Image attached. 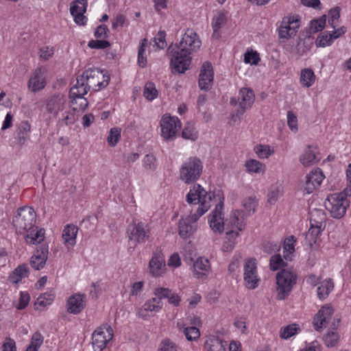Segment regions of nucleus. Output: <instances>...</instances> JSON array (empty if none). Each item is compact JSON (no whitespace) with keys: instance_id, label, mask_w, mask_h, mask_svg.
<instances>
[{"instance_id":"obj_1","label":"nucleus","mask_w":351,"mask_h":351,"mask_svg":"<svg viewBox=\"0 0 351 351\" xmlns=\"http://www.w3.org/2000/svg\"><path fill=\"white\" fill-rule=\"evenodd\" d=\"M348 188L339 193H334L328 196L324 202V206L333 218L341 219L344 216L347 207L349 206L347 197L350 196Z\"/></svg>"},{"instance_id":"obj_2","label":"nucleus","mask_w":351,"mask_h":351,"mask_svg":"<svg viewBox=\"0 0 351 351\" xmlns=\"http://www.w3.org/2000/svg\"><path fill=\"white\" fill-rule=\"evenodd\" d=\"M127 234L130 243L134 247L138 244L145 243L151 237V228L148 223L143 221L133 220L127 228Z\"/></svg>"},{"instance_id":"obj_3","label":"nucleus","mask_w":351,"mask_h":351,"mask_svg":"<svg viewBox=\"0 0 351 351\" xmlns=\"http://www.w3.org/2000/svg\"><path fill=\"white\" fill-rule=\"evenodd\" d=\"M36 217V213L32 208L28 206L20 208L12 220L16 232L21 234L25 232H28L29 230L33 228L34 226Z\"/></svg>"},{"instance_id":"obj_4","label":"nucleus","mask_w":351,"mask_h":351,"mask_svg":"<svg viewBox=\"0 0 351 351\" xmlns=\"http://www.w3.org/2000/svg\"><path fill=\"white\" fill-rule=\"evenodd\" d=\"M277 298L285 300L291 291L293 285L296 284L297 274L294 271L282 269L276 275Z\"/></svg>"},{"instance_id":"obj_5","label":"nucleus","mask_w":351,"mask_h":351,"mask_svg":"<svg viewBox=\"0 0 351 351\" xmlns=\"http://www.w3.org/2000/svg\"><path fill=\"white\" fill-rule=\"evenodd\" d=\"M203 165L199 158L191 157L183 163L180 169V178L185 183L195 182L202 172Z\"/></svg>"},{"instance_id":"obj_6","label":"nucleus","mask_w":351,"mask_h":351,"mask_svg":"<svg viewBox=\"0 0 351 351\" xmlns=\"http://www.w3.org/2000/svg\"><path fill=\"white\" fill-rule=\"evenodd\" d=\"M168 53L171 55V67L173 73H184L189 69L192 57L190 54L181 51L173 47L171 44L167 49Z\"/></svg>"},{"instance_id":"obj_7","label":"nucleus","mask_w":351,"mask_h":351,"mask_svg":"<svg viewBox=\"0 0 351 351\" xmlns=\"http://www.w3.org/2000/svg\"><path fill=\"white\" fill-rule=\"evenodd\" d=\"M206 213V208L197 210L192 215L182 217L179 220L178 233L181 238L186 239L192 236L197 229V221Z\"/></svg>"},{"instance_id":"obj_8","label":"nucleus","mask_w":351,"mask_h":351,"mask_svg":"<svg viewBox=\"0 0 351 351\" xmlns=\"http://www.w3.org/2000/svg\"><path fill=\"white\" fill-rule=\"evenodd\" d=\"M300 27L298 16L284 17L278 28L279 43H286L293 38Z\"/></svg>"},{"instance_id":"obj_9","label":"nucleus","mask_w":351,"mask_h":351,"mask_svg":"<svg viewBox=\"0 0 351 351\" xmlns=\"http://www.w3.org/2000/svg\"><path fill=\"white\" fill-rule=\"evenodd\" d=\"M82 76L84 77L88 86L95 90L106 87L110 81V76L98 68H90L83 72Z\"/></svg>"},{"instance_id":"obj_10","label":"nucleus","mask_w":351,"mask_h":351,"mask_svg":"<svg viewBox=\"0 0 351 351\" xmlns=\"http://www.w3.org/2000/svg\"><path fill=\"white\" fill-rule=\"evenodd\" d=\"M255 100V95L254 91L247 88H242L239 92L238 97H232L230 104L235 106L239 104V108L235 112L237 117H240L244 112L252 108Z\"/></svg>"},{"instance_id":"obj_11","label":"nucleus","mask_w":351,"mask_h":351,"mask_svg":"<svg viewBox=\"0 0 351 351\" xmlns=\"http://www.w3.org/2000/svg\"><path fill=\"white\" fill-rule=\"evenodd\" d=\"M201 45L202 42L198 35L193 29H187L179 44L173 45V47L191 55L193 52L199 49Z\"/></svg>"},{"instance_id":"obj_12","label":"nucleus","mask_w":351,"mask_h":351,"mask_svg":"<svg viewBox=\"0 0 351 351\" xmlns=\"http://www.w3.org/2000/svg\"><path fill=\"white\" fill-rule=\"evenodd\" d=\"M113 337L110 326L102 325L97 328L92 335V345L95 351H102Z\"/></svg>"},{"instance_id":"obj_13","label":"nucleus","mask_w":351,"mask_h":351,"mask_svg":"<svg viewBox=\"0 0 351 351\" xmlns=\"http://www.w3.org/2000/svg\"><path fill=\"white\" fill-rule=\"evenodd\" d=\"M244 285L248 289L258 287L260 279L258 276L256 260L254 258H246L243 264Z\"/></svg>"},{"instance_id":"obj_14","label":"nucleus","mask_w":351,"mask_h":351,"mask_svg":"<svg viewBox=\"0 0 351 351\" xmlns=\"http://www.w3.org/2000/svg\"><path fill=\"white\" fill-rule=\"evenodd\" d=\"M161 136L167 141H172L181 128L178 117L164 115L160 121Z\"/></svg>"},{"instance_id":"obj_15","label":"nucleus","mask_w":351,"mask_h":351,"mask_svg":"<svg viewBox=\"0 0 351 351\" xmlns=\"http://www.w3.org/2000/svg\"><path fill=\"white\" fill-rule=\"evenodd\" d=\"M47 69L43 66L36 68L31 74L27 82L28 90L34 93L43 90L47 85Z\"/></svg>"},{"instance_id":"obj_16","label":"nucleus","mask_w":351,"mask_h":351,"mask_svg":"<svg viewBox=\"0 0 351 351\" xmlns=\"http://www.w3.org/2000/svg\"><path fill=\"white\" fill-rule=\"evenodd\" d=\"M207 192L199 184H195L186 195V202L189 204H200L197 210L205 208L206 212L210 208V204L206 202Z\"/></svg>"},{"instance_id":"obj_17","label":"nucleus","mask_w":351,"mask_h":351,"mask_svg":"<svg viewBox=\"0 0 351 351\" xmlns=\"http://www.w3.org/2000/svg\"><path fill=\"white\" fill-rule=\"evenodd\" d=\"M86 95L85 88L82 91L77 90V88L72 87L69 91L70 108L73 111L77 112L78 114L83 112L88 107V102L84 97Z\"/></svg>"},{"instance_id":"obj_18","label":"nucleus","mask_w":351,"mask_h":351,"mask_svg":"<svg viewBox=\"0 0 351 351\" xmlns=\"http://www.w3.org/2000/svg\"><path fill=\"white\" fill-rule=\"evenodd\" d=\"M214 71L210 62L203 63L199 75L198 85L202 90L208 91L213 86Z\"/></svg>"},{"instance_id":"obj_19","label":"nucleus","mask_w":351,"mask_h":351,"mask_svg":"<svg viewBox=\"0 0 351 351\" xmlns=\"http://www.w3.org/2000/svg\"><path fill=\"white\" fill-rule=\"evenodd\" d=\"M223 207V203L221 201L216 205L215 210L209 216L210 227L215 233L221 234L224 230Z\"/></svg>"},{"instance_id":"obj_20","label":"nucleus","mask_w":351,"mask_h":351,"mask_svg":"<svg viewBox=\"0 0 351 351\" xmlns=\"http://www.w3.org/2000/svg\"><path fill=\"white\" fill-rule=\"evenodd\" d=\"M86 0H74L71 3L70 12L74 18V21L79 25H84L87 19L84 16L86 11Z\"/></svg>"},{"instance_id":"obj_21","label":"nucleus","mask_w":351,"mask_h":351,"mask_svg":"<svg viewBox=\"0 0 351 351\" xmlns=\"http://www.w3.org/2000/svg\"><path fill=\"white\" fill-rule=\"evenodd\" d=\"M45 108L48 113L57 116L59 112L62 111L66 104L65 97L60 94H54L45 100Z\"/></svg>"},{"instance_id":"obj_22","label":"nucleus","mask_w":351,"mask_h":351,"mask_svg":"<svg viewBox=\"0 0 351 351\" xmlns=\"http://www.w3.org/2000/svg\"><path fill=\"white\" fill-rule=\"evenodd\" d=\"M334 310L330 306H322L313 319V326L316 330L326 328L329 320L332 318Z\"/></svg>"},{"instance_id":"obj_23","label":"nucleus","mask_w":351,"mask_h":351,"mask_svg":"<svg viewBox=\"0 0 351 351\" xmlns=\"http://www.w3.org/2000/svg\"><path fill=\"white\" fill-rule=\"evenodd\" d=\"M325 178L322 171L319 169L311 171L306 176L304 189L307 193H311L320 186Z\"/></svg>"},{"instance_id":"obj_24","label":"nucleus","mask_w":351,"mask_h":351,"mask_svg":"<svg viewBox=\"0 0 351 351\" xmlns=\"http://www.w3.org/2000/svg\"><path fill=\"white\" fill-rule=\"evenodd\" d=\"M247 214L242 210H234L227 220V229L236 228L238 231H242L245 229L246 225Z\"/></svg>"},{"instance_id":"obj_25","label":"nucleus","mask_w":351,"mask_h":351,"mask_svg":"<svg viewBox=\"0 0 351 351\" xmlns=\"http://www.w3.org/2000/svg\"><path fill=\"white\" fill-rule=\"evenodd\" d=\"M84 294L77 293L70 296L67 300V311L70 313L78 314L82 312L86 304Z\"/></svg>"},{"instance_id":"obj_26","label":"nucleus","mask_w":351,"mask_h":351,"mask_svg":"<svg viewBox=\"0 0 351 351\" xmlns=\"http://www.w3.org/2000/svg\"><path fill=\"white\" fill-rule=\"evenodd\" d=\"M154 294L160 301L167 299L168 302L174 306H178L181 302V297L169 288L156 287L154 289Z\"/></svg>"},{"instance_id":"obj_27","label":"nucleus","mask_w":351,"mask_h":351,"mask_svg":"<svg viewBox=\"0 0 351 351\" xmlns=\"http://www.w3.org/2000/svg\"><path fill=\"white\" fill-rule=\"evenodd\" d=\"M150 273L154 276H160L165 268L164 256L160 252H155L149 263Z\"/></svg>"},{"instance_id":"obj_28","label":"nucleus","mask_w":351,"mask_h":351,"mask_svg":"<svg viewBox=\"0 0 351 351\" xmlns=\"http://www.w3.org/2000/svg\"><path fill=\"white\" fill-rule=\"evenodd\" d=\"M48 258V249L46 247H40L36 250L30 258L31 266L36 270L44 267Z\"/></svg>"},{"instance_id":"obj_29","label":"nucleus","mask_w":351,"mask_h":351,"mask_svg":"<svg viewBox=\"0 0 351 351\" xmlns=\"http://www.w3.org/2000/svg\"><path fill=\"white\" fill-rule=\"evenodd\" d=\"M209 269L210 264L208 260L198 258L193 263V275L195 278L199 279L205 278Z\"/></svg>"},{"instance_id":"obj_30","label":"nucleus","mask_w":351,"mask_h":351,"mask_svg":"<svg viewBox=\"0 0 351 351\" xmlns=\"http://www.w3.org/2000/svg\"><path fill=\"white\" fill-rule=\"evenodd\" d=\"M78 232V228L73 224L66 225L62 232V239L64 243L68 245L73 246L76 243V237Z\"/></svg>"},{"instance_id":"obj_31","label":"nucleus","mask_w":351,"mask_h":351,"mask_svg":"<svg viewBox=\"0 0 351 351\" xmlns=\"http://www.w3.org/2000/svg\"><path fill=\"white\" fill-rule=\"evenodd\" d=\"M310 223L311 226L325 228L326 215L324 210L315 208L310 212Z\"/></svg>"},{"instance_id":"obj_32","label":"nucleus","mask_w":351,"mask_h":351,"mask_svg":"<svg viewBox=\"0 0 351 351\" xmlns=\"http://www.w3.org/2000/svg\"><path fill=\"white\" fill-rule=\"evenodd\" d=\"M45 239V230L38 228L34 226L33 228L29 230L28 234L25 237V241L29 244L37 245L40 243Z\"/></svg>"},{"instance_id":"obj_33","label":"nucleus","mask_w":351,"mask_h":351,"mask_svg":"<svg viewBox=\"0 0 351 351\" xmlns=\"http://www.w3.org/2000/svg\"><path fill=\"white\" fill-rule=\"evenodd\" d=\"M227 342L219 337H212L204 343V347L208 351H226Z\"/></svg>"},{"instance_id":"obj_34","label":"nucleus","mask_w":351,"mask_h":351,"mask_svg":"<svg viewBox=\"0 0 351 351\" xmlns=\"http://www.w3.org/2000/svg\"><path fill=\"white\" fill-rule=\"evenodd\" d=\"M28 273L29 268L27 265H20L10 275L9 280L14 284H18L23 278L27 276Z\"/></svg>"},{"instance_id":"obj_35","label":"nucleus","mask_w":351,"mask_h":351,"mask_svg":"<svg viewBox=\"0 0 351 351\" xmlns=\"http://www.w3.org/2000/svg\"><path fill=\"white\" fill-rule=\"evenodd\" d=\"M334 289V283L332 279H326L319 282L317 287V297L319 300H325Z\"/></svg>"},{"instance_id":"obj_36","label":"nucleus","mask_w":351,"mask_h":351,"mask_svg":"<svg viewBox=\"0 0 351 351\" xmlns=\"http://www.w3.org/2000/svg\"><path fill=\"white\" fill-rule=\"evenodd\" d=\"M300 162L304 166H311L317 162L319 159L317 158L316 152L311 149V146H308L304 154L300 156Z\"/></svg>"},{"instance_id":"obj_37","label":"nucleus","mask_w":351,"mask_h":351,"mask_svg":"<svg viewBox=\"0 0 351 351\" xmlns=\"http://www.w3.org/2000/svg\"><path fill=\"white\" fill-rule=\"evenodd\" d=\"M285 49L291 53L302 56L310 50L311 45L306 43L305 40L299 39L295 47H285Z\"/></svg>"},{"instance_id":"obj_38","label":"nucleus","mask_w":351,"mask_h":351,"mask_svg":"<svg viewBox=\"0 0 351 351\" xmlns=\"http://www.w3.org/2000/svg\"><path fill=\"white\" fill-rule=\"evenodd\" d=\"M315 80V75L311 69H304L301 71L300 83L303 87L311 86Z\"/></svg>"},{"instance_id":"obj_39","label":"nucleus","mask_w":351,"mask_h":351,"mask_svg":"<svg viewBox=\"0 0 351 351\" xmlns=\"http://www.w3.org/2000/svg\"><path fill=\"white\" fill-rule=\"evenodd\" d=\"M31 125L28 121H23L21 123L20 126L17 130V134L16 139L17 143L22 145L25 143L27 138L28 137V133L30 131Z\"/></svg>"},{"instance_id":"obj_40","label":"nucleus","mask_w":351,"mask_h":351,"mask_svg":"<svg viewBox=\"0 0 351 351\" xmlns=\"http://www.w3.org/2000/svg\"><path fill=\"white\" fill-rule=\"evenodd\" d=\"M283 187L281 185L271 186L267 194V202L274 205L283 195Z\"/></svg>"},{"instance_id":"obj_41","label":"nucleus","mask_w":351,"mask_h":351,"mask_svg":"<svg viewBox=\"0 0 351 351\" xmlns=\"http://www.w3.org/2000/svg\"><path fill=\"white\" fill-rule=\"evenodd\" d=\"M324 230V228H319V227L311 225V227L305 236L306 244L310 247H313V245L316 243L317 237Z\"/></svg>"},{"instance_id":"obj_42","label":"nucleus","mask_w":351,"mask_h":351,"mask_svg":"<svg viewBox=\"0 0 351 351\" xmlns=\"http://www.w3.org/2000/svg\"><path fill=\"white\" fill-rule=\"evenodd\" d=\"M80 114L71 110L62 114V118L59 119L58 124L60 126L69 125L73 124L79 117Z\"/></svg>"},{"instance_id":"obj_43","label":"nucleus","mask_w":351,"mask_h":351,"mask_svg":"<svg viewBox=\"0 0 351 351\" xmlns=\"http://www.w3.org/2000/svg\"><path fill=\"white\" fill-rule=\"evenodd\" d=\"M245 166L247 171L250 173H260L265 170V165L254 159H250L245 162Z\"/></svg>"},{"instance_id":"obj_44","label":"nucleus","mask_w":351,"mask_h":351,"mask_svg":"<svg viewBox=\"0 0 351 351\" xmlns=\"http://www.w3.org/2000/svg\"><path fill=\"white\" fill-rule=\"evenodd\" d=\"M326 21V19L325 15L321 16L318 19L311 21L309 27V33L315 34L322 31L325 27Z\"/></svg>"},{"instance_id":"obj_45","label":"nucleus","mask_w":351,"mask_h":351,"mask_svg":"<svg viewBox=\"0 0 351 351\" xmlns=\"http://www.w3.org/2000/svg\"><path fill=\"white\" fill-rule=\"evenodd\" d=\"M158 94V90L153 82H149L145 84L144 86L143 95L147 99L152 101L157 97Z\"/></svg>"},{"instance_id":"obj_46","label":"nucleus","mask_w":351,"mask_h":351,"mask_svg":"<svg viewBox=\"0 0 351 351\" xmlns=\"http://www.w3.org/2000/svg\"><path fill=\"white\" fill-rule=\"evenodd\" d=\"M182 136L185 139L195 141L197 138V134L193 123H188L182 130Z\"/></svg>"},{"instance_id":"obj_47","label":"nucleus","mask_w":351,"mask_h":351,"mask_svg":"<svg viewBox=\"0 0 351 351\" xmlns=\"http://www.w3.org/2000/svg\"><path fill=\"white\" fill-rule=\"evenodd\" d=\"M299 330L297 324H293L282 328L280 331V337L282 339H287L295 335Z\"/></svg>"},{"instance_id":"obj_48","label":"nucleus","mask_w":351,"mask_h":351,"mask_svg":"<svg viewBox=\"0 0 351 351\" xmlns=\"http://www.w3.org/2000/svg\"><path fill=\"white\" fill-rule=\"evenodd\" d=\"M295 242V239L293 236H291L287 238L284 242V258L287 260L289 259V256L294 251V243Z\"/></svg>"},{"instance_id":"obj_49","label":"nucleus","mask_w":351,"mask_h":351,"mask_svg":"<svg viewBox=\"0 0 351 351\" xmlns=\"http://www.w3.org/2000/svg\"><path fill=\"white\" fill-rule=\"evenodd\" d=\"M339 340V335L337 332H328L324 336V343L327 347L335 346Z\"/></svg>"},{"instance_id":"obj_50","label":"nucleus","mask_w":351,"mask_h":351,"mask_svg":"<svg viewBox=\"0 0 351 351\" xmlns=\"http://www.w3.org/2000/svg\"><path fill=\"white\" fill-rule=\"evenodd\" d=\"M333 40L330 33L324 32L318 36L315 43L317 47H324L330 45Z\"/></svg>"},{"instance_id":"obj_51","label":"nucleus","mask_w":351,"mask_h":351,"mask_svg":"<svg viewBox=\"0 0 351 351\" xmlns=\"http://www.w3.org/2000/svg\"><path fill=\"white\" fill-rule=\"evenodd\" d=\"M145 308H147L150 312H158L162 306V302L158 299L156 296L155 298L149 300L144 304Z\"/></svg>"},{"instance_id":"obj_52","label":"nucleus","mask_w":351,"mask_h":351,"mask_svg":"<svg viewBox=\"0 0 351 351\" xmlns=\"http://www.w3.org/2000/svg\"><path fill=\"white\" fill-rule=\"evenodd\" d=\"M121 137V129L118 128H112L110 129L109 135L107 138L108 143L110 146H115Z\"/></svg>"},{"instance_id":"obj_53","label":"nucleus","mask_w":351,"mask_h":351,"mask_svg":"<svg viewBox=\"0 0 351 351\" xmlns=\"http://www.w3.org/2000/svg\"><path fill=\"white\" fill-rule=\"evenodd\" d=\"M243 206L245 208L248 215L253 214L255 212L257 202L255 197H249L245 198L242 202Z\"/></svg>"},{"instance_id":"obj_54","label":"nucleus","mask_w":351,"mask_h":351,"mask_svg":"<svg viewBox=\"0 0 351 351\" xmlns=\"http://www.w3.org/2000/svg\"><path fill=\"white\" fill-rule=\"evenodd\" d=\"M254 151L260 158H267L272 153L270 147L265 145H257Z\"/></svg>"},{"instance_id":"obj_55","label":"nucleus","mask_w":351,"mask_h":351,"mask_svg":"<svg viewBox=\"0 0 351 351\" xmlns=\"http://www.w3.org/2000/svg\"><path fill=\"white\" fill-rule=\"evenodd\" d=\"M226 17L223 12L218 13L213 19L212 27L213 30H219L221 26L226 23Z\"/></svg>"},{"instance_id":"obj_56","label":"nucleus","mask_w":351,"mask_h":351,"mask_svg":"<svg viewBox=\"0 0 351 351\" xmlns=\"http://www.w3.org/2000/svg\"><path fill=\"white\" fill-rule=\"evenodd\" d=\"M53 299L54 294L53 293H45L37 298L36 304H38L41 306H46L50 304L53 302Z\"/></svg>"},{"instance_id":"obj_57","label":"nucleus","mask_w":351,"mask_h":351,"mask_svg":"<svg viewBox=\"0 0 351 351\" xmlns=\"http://www.w3.org/2000/svg\"><path fill=\"white\" fill-rule=\"evenodd\" d=\"M270 269L276 271L284 266V261L280 254H276L271 257L269 261Z\"/></svg>"},{"instance_id":"obj_58","label":"nucleus","mask_w":351,"mask_h":351,"mask_svg":"<svg viewBox=\"0 0 351 351\" xmlns=\"http://www.w3.org/2000/svg\"><path fill=\"white\" fill-rule=\"evenodd\" d=\"M184 333L189 341L196 340L200 336L199 329L195 326L185 328Z\"/></svg>"},{"instance_id":"obj_59","label":"nucleus","mask_w":351,"mask_h":351,"mask_svg":"<svg viewBox=\"0 0 351 351\" xmlns=\"http://www.w3.org/2000/svg\"><path fill=\"white\" fill-rule=\"evenodd\" d=\"M166 32L165 31H159L156 36L154 38V41L157 47L162 49L167 47V42L165 40Z\"/></svg>"},{"instance_id":"obj_60","label":"nucleus","mask_w":351,"mask_h":351,"mask_svg":"<svg viewBox=\"0 0 351 351\" xmlns=\"http://www.w3.org/2000/svg\"><path fill=\"white\" fill-rule=\"evenodd\" d=\"M88 46L91 49H104L110 46L108 40H91L88 42Z\"/></svg>"},{"instance_id":"obj_61","label":"nucleus","mask_w":351,"mask_h":351,"mask_svg":"<svg viewBox=\"0 0 351 351\" xmlns=\"http://www.w3.org/2000/svg\"><path fill=\"white\" fill-rule=\"evenodd\" d=\"M244 61L246 63L256 65L260 61V57L256 51L247 52L244 56Z\"/></svg>"},{"instance_id":"obj_62","label":"nucleus","mask_w":351,"mask_h":351,"mask_svg":"<svg viewBox=\"0 0 351 351\" xmlns=\"http://www.w3.org/2000/svg\"><path fill=\"white\" fill-rule=\"evenodd\" d=\"M287 123L291 131L298 130V119L292 111L287 112Z\"/></svg>"},{"instance_id":"obj_63","label":"nucleus","mask_w":351,"mask_h":351,"mask_svg":"<svg viewBox=\"0 0 351 351\" xmlns=\"http://www.w3.org/2000/svg\"><path fill=\"white\" fill-rule=\"evenodd\" d=\"M158 351H177V348L172 341L165 339L161 342Z\"/></svg>"},{"instance_id":"obj_64","label":"nucleus","mask_w":351,"mask_h":351,"mask_svg":"<svg viewBox=\"0 0 351 351\" xmlns=\"http://www.w3.org/2000/svg\"><path fill=\"white\" fill-rule=\"evenodd\" d=\"M156 158L152 154H147L143 160V165L145 169L153 170L156 168Z\"/></svg>"}]
</instances>
